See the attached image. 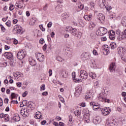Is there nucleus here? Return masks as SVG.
Wrapping results in <instances>:
<instances>
[{"label":"nucleus","mask_w":126,"mask_h":126,"mask_svg":"<svg viewBox=\"0 0 126 126\" xmlns=\"http://www.w3.org/2000/svg\"><path fill=\"white\" fill-rule=\"evenodd\" d=\"M27 108H22L20 110V114L24 117V118H27L29 116V110L30 109H33L34 108V105L32 104L31 101L28 102V103L27 104Z\"/></svg>","instance_id":"1"},{"label":"nucleus","mask_w":126,"mask_h":126,"mask_svg":"<svg viewBox=\"0 0 126 126\" xmlns=\"http://www.w3.org/2000/svg\"><path fill=\"white\" fill-rule=\"evenodd\" d=\"M79 77H80V79L78 78H76L75 75H74L73 76V80L75 82H81L82 81L81 79H82L83 80H86V79H87L88 77V73H87V72H86V71L84 70H81L80 71Z\"/></svg>","instance_id":"2"},{"label":"nucleus","mask_w":126,"mask_h":126,"mask_svg":"<svg viewBox=\"0 0 126 126\" xmlns=\"http://www.w3.org/2000/svg\"><path fill=\"white\" fill-rule=\"evenodd\" d=\"M98 100L101 102H105V103H109L110 99H107V95L106 94L100 93L98 97Z\"/></svg>","instance_id":"3"},{"label":"nucleus","mask_w":126,"mask_h":126,"mask_svg":"<svg viewBox=\"0 0 126 126\" xmlns=\"http://www.w3.org/2000/svg\"><path fill=\"white\" fill-rule=\"evenodd\" d=\"M108 31L106 28L100 27L96 32V35H99V36H103L107 34Z\"/></svg>","instance_id":"4"},{"label":"nucleus","mask_w":126,"mask_h":126,"mask_svg":"<svg viewBox=\"0 0 126 126\" xmlns=\"http://www.w3.org/2000/svg\"><path fill=\"white\" fill-rule=\"evenodd\" d=\"M82 92V87L81 86L77 87L75 88V92L74 93V96L75 97H79Z\"/></svg>","instance_id":"5"},{"label":"nucleus","mask_w":126,"mask_h":126,"mask_svg":"<svg viewBox=\"0 0 126 126\" xmlns=\"http://www.w3.org/2000/svg\"><path fill=\"white\" fill-rule=\"evenodd\" d=\"M26 55V53L24 52L23 51H20L18 52L17 55V58L18 60H23L25 58Z\"/></svg>","instance_id":"6"},{"label":"nucleus","mask_w":126,"mask_h":126,"mask_svg":"<svg viewBox=\"0 0 126 126\" xmlns=\"http://www.w3.org/2000/svg\"><path fill=\"white\" fill-rule=\"evenodd\" d=\"M102 115L103 116H108L111 113V109L109 107H106L104 109L100 110Z\"/></svg>","instance_id":"7"},{"label":"nucleus","mask_w":126,"mask_h":126,"mask_svg":"<svg viewBox=\"0 0 126 126\" xmlns=\"http://www.w3.org/2000/svg\"><path fill=\"white\" fill-rule=\"evenodd\" d=\"M117 123L115 120L112 119L111 120H106V125L108 126H117Z\"/></svg>","instance_id":"8"},{"label":"nucleus","mask_w":126,"mask_h":126,"mask_svg":"<svg viewBox=\"0 0 126 126\" xmlns=\"http://www.w3.org/2000/svg\"><path fill=\"white\" fill-rule=\"evenodd\" d=\"M35 57L40 62H44V55L43 54L37 53L35 54Z\"/></svg>","instance_id":"9"},{"label":"nucleus","mask_w":126,"mask_h":126,"mask_svg":"<svg viewBox=\"0 0 126 126\" xmlns=\"http://www.w3.org/2000/svg\"><path fill=\"white\" fill-rule=\"evenodd\" d=\"M81 58L84 60H89L91 58V55L89 53L85 52L81 55Z\"/></svg>","instance_id":"10"},{"label":"nucleus","mask_w":126,"mask_h":126,"mask_svg":"<svg viewBox=\"0 0 126 126\" xmlns=\"http://www.w3.org/2000/svg\"><path fill=\"white\" fill-rule=\"evenodd\" d=\"M97 18L101 22V23H104V21H105V17L104 15L102 13H99L97 15Z\"/></svg>","instance_id":"11"},{"label":"nucleus","mask_w":126,"mask_h":126,"mask_svg":"<svg viewBox=\"0 0 126 126\" xmlns=\"http://www.w3.org/2000/svg\"><path fill=\"white\" fill-rule=\"evenodd\" d=\"M3 56L8 60H11V59L13 58V55H12L11 52H5L4 53Z\"/></svg>","instance_id":"12"},{"label":"nucleus","mask_w":126,"mask_h":126,"mask_svg":"<svg viewBox=\"0 0 126 126\" xmlns=\"http://www.w3.org/2000/svg\"><path fill=\"white\" fill-rule=\"evenodd\" d=\"M115 69H116V64L114 63H111L110 64L109 70H110V72H113L115 71Z\"/></svg>","instance_id":"13"},{"label":"nucleus","mask_w":126,"mask_h":126,"mask_svg":"<svg viewBox=\"0 0 126 126\" xmlns=\"http://www.w3.org/2000/svg\"><path fill=\"white\" fill-rule=\"evenodd\" d=\"M117 51L118 52L119 55L120 56H123L125 54V49L123 48L122 47H120L118 48Z\"/></svg>","instance_id":"14"},{"label":"nucleus","mask_w":126,"mask_h":126,"mask_svg":"<svg viewBox=\"0 0 126 126\" xmlns=\"http://www.w3.org/2000/svg\"><path fill=\"white\" fill-rule=\"evenodd\" d=\"M29 62L31 65H32V66H35V65H36V64H37V63L36 62V61L32 59V58H31V57H30L29 59Z\"/></svg>","instance_id":"15"},{"label":"nucleus","mask_w":126,"mask_h":126,"mask_svg":"<svg viewBox=\"0 0 126 126\" xmlns=\"http://www.w3.org/2000/svg\"><path fill=\"white\" fill-rule=\"evenodd\" d=\"M65 54L66 55L67 57L70 58V57H71L72 55V50L69 48L66 49Z\"/></svg>","instance_id":"16"},{"label":"nucleus","mask_w":126,"mask_h":126,"mask_svg":"<svg viewBox=\"0 0 126 126\" xmlns=\"http://www.w3.org/2000/svg\"><path fill=\"white\" fill-rule=\"evenodd\" d=\"M89 113H85L83 115V120L87 123H89L90 122V120H89Z\"/></svg>","instance_id":"17"},{"label":"nucleus","mask_w":126,"mask_h":126,"mask_svg":"<svg viewBox=\"0 0 126 126\" xmlns=\"http://www.w3.org/2000/svg\"><path fill=\"white\" fill-rule=\"evenodd\" d=\"M13 75L14 77H15L16 79L17 80L18 79V78H19V77H22V75H23V74L20 72H17L16 73H14L13 74Z\"/></svg>","instance_id":"18"},{"label":"nucleus","mask_w":126,"mask_h":126,"mask_svg":"<svg viewBox=\"0 0 126 126\" xmlns=\"http://www.w3.org/2000/svg\"><path fill=\"white\" fill-rule=\"evenodd\" d=\"M125 20H126V17H124L123 19V21L122 22V23L123 26H125L126 27V21H125ZM122 34H124V35L126 37V30H125L124 32H122Z\"/></svg>","instance_id":"19"},{"label":"nucleus","mask_w":126,"mask_h":126,"mask_svg":"<svg viewBox=\"0 0 126 126\" xmlns=\"http://www.w3.org/2000/svg\"><path fill=\"white\" fill-rule=\"evenodd\" d=\"M69 32L73 36H76L78 33L77 30H76V29H72L69 30Z\"/></svg>","instance_id":"20"},{"label":"nucleus","mask_w":126,"mask_h":126,"mask_svg":"<svg viewBox=\"0 0 126 126\" xmlns=\"http://www.w3.org/2000/svg\"><path fill=\"white\" fill-rule=\"evenodd\" d=\"M95 26H96V24L93 22H91L89 26V28L90 30H93V29L95 28Z\"/></svg>","instance_id":"21"},{"label":"nucleus","mask_w":126,"mask_h":126,"mask_svg":"<svg viewBox=\"0 0 126 126\" xmlns=\"http://www.w3.org/2000/svg\"><path fill=\"white\" fill-rule=\"evenodd\" d=\"M13 120L15 121V122H19V121H20V117L19 116V115L18 114H15L13 118Z\"/></svg>","instance_id":"22"},{"label":"nucleus","mask_w":126,"mask_h":126,"mask_svg":"<svg viewBox=\"0 0 126 126\" xmlns=\"http://www.w3.org/2000/svg\"><path fill=\"white\" fill-rule=\"evenodd\" d=\"M125 38H126V36L125 34L123 33V32H122V34H119V36L117 37V39L118 40H119V41H122L123 39Z\"/></svg>","instance_id":"23"},{"label":"nucleus","mask_w":126,"mask_h":126,"mask_svg":"<svg viewBox=\"0 0 126 126\" xmlns=\"http://www.w3.org/2000/svg\"><path fill=\"white\" fill-rule=\"evenodd\" d=\"M103 50V53L104 55V56H107L109 54V49L107 48V47H102Z\"/></svg>","instance_id":"24"},{"label":"nucleus","mask_w":126,"mask_h":126,"mask_svg":"<svg viewBox=\"0 0 126 126\" xmlns=\"http://www.w3.org/2000/svg\"><path fill=\"white\" fill-rule=\"evenodd\" d=\"M91 38L93 39V40H96L97 39V35L96 33L94 32H92L90 34Z\"/></svg>","instance_id":"25"},{"label":"nucleus","mask_w":126,"mask_h":126,"mask_svg":"<svg viewBox=\"0 0 126 126\" xmlns=\"http://www.w3.org/2000/svg\"><path fill=\"white\" fill-rule=\"evenodd\" d=\"M98 3L100 6H105V4H106V0H99Z\"/></svg>","instance_id":"26"},{"label":"nucleus","mask_w":126,"mask_h":126,"mask_svg":"<svg viewBox=\"0 0 126 126\" xmlns=\"http://www.w3.org/2000/svg\"><path fill=\"white\" fill-rule=\"evenodd\" d=\"M74 114L75 116H77L78 118H79L81 114V110H76L74 112Z\"/></svg>","instance_id":"27"},{"label":"nucleus","mask_w":126,"mask_h":126,"mask_svg":"<svg viewBox=\"0 0 126 126\" xmlns=\"http://www.w3.org/2000/svg\"><path fill=\"white\" fill-rule=\"evenodd\" d=\"M42 118V114H41V112H37L35 113V115L34 116L35 119H41Z\"/></svg>","instance_id":"28"},{"label":"nucleus","mask_w":126,"mask_h":126,"mask_svg":"<svg viewBox=\"0 0 126 126\" xmlns=\"http://www.w3.org/2000/svg\"><path fill=\"white\" fill-rule=\"evenodd\" d=\"M110 47L112 49H116L117 48V44L115 42H111L110 44Z\"/></svg>","instance_id":"29"},{"label":"nucleus","mask_w":126,"mask_h":126,"mask_svg":"<svg viewBox=\"0 0 126 126\" xmlns=\"http://www.w3.org/2000/svg\"><path fill=\"white\" fill-rule=\"evenodd\" d=\"M11 100H13V99H16L17 97H18V95L14 93H12L11 94Z\"/></svg>","instance_id":"30"},{"label":"nucleus","mask_w":126,"mask_h":126,"mask_svg":"<svg viewBox=\"0 0 126 126\" xmlns=\"http://www.w3.org/2000/svg\"><path fill=\"white\" fill-rule=\"evenodd\" d=\"M92 97H93V96L92 95V94H91V93H89L86 95L85 98L86 99H91Z\"/></svg>","instance_id":"31"},{"label":"nucleus","mask_w":126,"mask_h":126,"mask_svg":"<svg viewBox=\"0 0 126 126\" xmlns=\"http://www.w3.org/2000/svg\"><path fill=\"white\" fill-rule=\"evenodd\" d=\"M63 74V78H67V77H68V73H67V72L65 71V72H62Z\"/></svg>","instance_id":"32"},{"label":"nucleus","mask_w":126,"mask_h":126,"mask_svg":"<svg viewBox=\"0 0 126 126\" xmlns=\"http://www.w3.org/2000/svg\"><path fill=\"white\" fill-rule=\"evenodd\" d=\"M89 76L93 78V79H95L96 78V75L93 72L89 73Z\"/></svg>","instance_id":"33"},{"label":"nucleus","mask_w":126,"mask_h":126,"mask_svg":"<svg viewBox=\"0 0 126 126\" xmlns=\"http://www.w3.org/2000/svg\"><path fill=\"white\" fill-rule=\"evenodd\" d=\"M95 5V4L94 2H90V6H91V10H94L95 9V7H94Z\"/></svg>","instance_id":"34"},{"label":"nucleus","mask_w":126,"mask_h":126,"mask_svg":"<svg viewBox=\"0 0 126 126\" xmlns=\"http://www.w3.org/2000/svg\"><path fill=\"white\" fill-rule=\"evenodd\" d=\"M93 110H94V111H96V110H101V108L100 107H97V106H96V104H94V106H93Z\"/></svg>","instance_id":"35"},{"label":"nucleus","mask_w":126,"mask_h":126,"mask_svg":"<svg viewBox=\"0 0 126 126\" xmlns=\"http://www.w3.org/2000/svg\"><path fill=\"white\" fill-rule=\"evenodd\" d=\"M56 60L57 61H58V62H60L61 63H62V62L63 61V58H61V57L60 56H57L56 57Z\"/></svg>","instance_id":"36"},{"label":"nucleus","mask_w":126,"mask_h":126,"mask_svg":"<svg viewBox=\"0 0 126 126\" xmlns=\"http://www.w3.org/2000/svg\"><path fill=\"white\" fill-rule=\"evenodd\" d=\"M5 25L8 27H11V22L10 21H8L7 22H6Z\"/></svg>","instance_id":"37"},{"label":"nucleus","mask_w":126,"mask_h":126,"mask_svg":"<svg viewBox=\"0 0 126 126\" xmlns=\"http://www.w3.org/2000/svg\"><path fill=\"white\" fill-rule=\"evenodd\" d=\"M23 29L22 27H19L18 28V29H17V33H19L21 32V31H22Z\"/></svg>","instance_id":"38"},{"label":"nucleus","mask_w":126,"mask_h":126,"mask_svg":"<svg viewBox=\"0 0 126 126\" xmlns=\"http://www.w3.org/2000/svg\"><path fill=\"white\" fill-rule=\"evenodd\" d=\"M22 104L23 105V106H27V104H28V102L27 101V100H23L22 101Z\"/></svg>","instance_id":"39"},{"label":"nucleus","mask_w":126,"mask_h":126,"mask_svg":"<svg viewBox=\"0 0 126 126\" xmlns=\"http://www.w3.org/2000/svg\"><path fill=\"white\" fill-rule=\"evenodd\" d=\"M0 26L1 31H2V32H5L6 31L5 28H4V27L1 24L0 25Z\"/></svg>","instance_id":"40"},{"label":"nucleus","mask_w":126,"mask_h":126,"mask_svg":"<svg viewBox=\"0 0 126 126\" xmlns=\"http://www.w3.org/2000/svg\"><path fill=\"white\" fill-rule=\"evenodd\" d=\"M9 10L12 11L14 9V5L12 4H11L10 5V6L9 7Z\"/></svg>","instance_id":"41"},{"label":"nucleus","mask_w":126,"mask_h":126,"mask_svg":"<svg viewBox=\"0 0 126 126\" xmlns=\"http://www.w3.org/2000/svg\"><path fill=\"white\" fill-rule=\"evenodd\" d=\"M10 65L11 66H14L15 65V62L14 60H12L10 62Z\"/></svg>","instance_id":"42"},{"label":"nucleus","mask_w":126,"mask_h":126,"mask_svg":"<svg viewBox=\"0 0 126 126\" xmlns=\"http://www.w3.org/2000/svg\"><path fill=\"white\" fill-rule=\"evenodd\" d=\"M109 35H112V36H115V35H116V32L114 31L110 30Z\"/></svg>","instance_id":"43"},{"label":"nucleus","mask_w":126,"mask_h":126,"mask_svg":"<svg viewBox=\"0 0 126 126\" xmlns=\"http://www.w3.org/2000/svg\"><path fill=\"white\" fill-rule=\"evenodd\" d=\"M105 7H106L107 10H108V11L111 10V9H112V6H111L110 5H106V6H105Z\"/></svg>","instance_id":"44"},{"label":"nucleus","mask_w":126,"mask_h":126,"mask_svg":"<svg viewBox=\"0 0 126 126\" xmlns=\"http://www.w3.org/2000/svg\"><path fill=\"white\" fill-rule=\"evenodd\" d=\"M81 36H82V33H81V32H79L77 35L78 39H80V38H81Z\"/></svg>","instance_id":"45"},{"label":"nucleus","mask_w":126,"mask_h":126,"mask_svg":"<svg viewBox=\"0 0 126 126\" xmlns=\"http://www.w3.org/2000/svg\"><path fill=\"white\" fill-rule=\"evenodd\" d=\"M52 25H53V23H52V22H50L47 24V27H48V28H51V27H52Z\"/></svg>","instance_id":"46"},{"label":"nucleus","mask_w":126,"mask_h":126,"mask_svg":"<svg viewBox=\"0 0 126 126\" xmlns=\"http://www.w3.org/2000/svg\"><path fill=\"white\" fill-rule=\"evenodd\" d=\"M28 95V92L25 91L23 94V97H26Z\"/></svg>","instance_id":"47"},{"label":"nucleus","mask_w":126,"mask_h":126,"mask_svg":"<svg viewBox=\"0 0 126 126\" xmlns=\"http://www.w3.org/2000/svg\"><path fill=\"white\" fill-rule=\"evenodd\" d=\"M109 38L110 40H115V35L109 34Z\"/></svg>","instance_id":"48"},{"label":"nucleus","mask_w":126,"mask_h":126,"mask_svg":"<svg viewBox=\"0 0 126 126\" xmlns=\"http://www.w3.org/2000/svg\"><path fill=\"white\" fill-rule=\"evenodd\" d=\"M39 28H40L41 30L44 32L45 31V28L43 27V25H39Z\"/></svg>","instance_id":"49"},{"label":"nucleus","mask_w":126,"mask_h":126,"mask_svg":"<svg viewBox=\"0 0 126 126\" xmlns=\"http://www.w3.org/2000/svg\"><path fill=\"white\" fill-rule=\"evenodd\" d=\"M40 44H43L45 43V40L43 38H41L39 40Z\"/></svg>","instance_id":"50"},{"label":"nucleus","mask_w":126,"mask_h":126,"mask_svg":"<svg viewBox=\"0 0 126 126\" xmlns=\"http://www.w3.org/2000/svg\"><path fill=\"white\" fill-rule=\"evenodd\" d=\"M48 73H49V76H52V74H53V71L52 70V69H50L49 70Z\"/></svg>","instance_id":"51"},{"label":"nucleus","mask_w":126,"mask_h":126,"mask_svg":"<svg viewBox=\"0 0 126 126\" xmlns=\"http://www.w3.org/2000/svg\"><path fill=\"white\" fill-rule=\"evenodd\" d=\"M16 85L17 87H21L22 85V83H21V82H18L16 83Z\"/></svg>","instance_id":"52"},{"label":"nucleus","mask_w":126,"mask_h":126,"mask_svg":"<svg viewBox=\"0 0 126 126\" xmlns=\"http://www.w3.org/2000/svg\"><path fill=\"white\" fill-rule=\"evenodd\" d=\"M116 35H120L121 34V31L120 30H117L116 31Z\"/></svg>","instance_id":"53"},{"label":"nucleus","mask_w":126,"mask_h":126,"mask_svg":"<svg viewBox=\"0 0 126 126\" xmlns=\"http://www.w3.org/2000/svg\"><path fill=\"white\" fill-rule=\"evenodd\" d=\"M101 41H103V42L105 41H107V37L105 36H103L102 37H101Z\"/></svg>","instance_id":"54"},{"label":"nucleus","mask_w":126,"mask_h":126,"mask_svg":"<svg viewBox=\"0 0 126 126\" xmlns=\"http://www.w3.org/2000/svg\"><path fill=\"white\" fill-rule=\"evenodd\" d=\"M84 19L85 20H88V21H89V18L88 17V15H86L84 16Z\"/></svg>","instance_id":"55"},{"label":"nucleus","mask_w":126,"mask_h":126,"mask_svg":"<svg viewBox=\"0 0 126 126\" xmlns=\"http://www.w3.org/2000/svg\"><path fill=\"white\" fill-rule=\"evenodd\" d=\"M69 123L72 124V116H69Z\"/></svg>","instance_id":"56"},{"label":"nucleus","mask_w":126,"mask_h":126,"mask_svg":"<svg viewBox=\"0 0 126 126\" xmlns=\"http://www.w3.org/2000/svg\"><path fill=\"white\" fill-rule=\"evenodd\" d=\"M89 17V21H90L92 19V14L90 13L89 15H88Z\"/></svg>","instance_id":"57"},{"label":"nucleus","mask_w":126,"mask_h":126,"mask_svg":"<svg viewBox=\"0 0 126 126\" xmlns=\"http://www.w3.org/2000/svg\"><path fill=\"white\" fill-rule=\"evenodd\" d=\"M79 8H80L81 10H82V9L84 8V5L83 4H81L80 6H79Z\"/></svg>","instance_id":"58"},{"label":"nucleus","mask_w":126,"mask_h":126,"mask_svg":"<svg viewBox=\"0 0 126 126\" xmlns=\"http://www.w3.org/2000/svg\"><path fill=\"white\" fill-rule=\"evenodd\" d=\"M2 105H3V102L1 98L0 97V107H1Z\"/></svg>","instance_id":"59"},{"label":"nucleus","mask_w":126,"mask_h":126,"mask_svg":"<svg viewBox=\"0 0 126 126\" xmlns=\"http://www.w3.org/2000/svg\"><path fill=\"white\" fill-rule=\"evenodd\" d=\"M40 88L42 90H45V89H46V87H45V84H42V85L41 86Z\"/></svg>","instance_id":"60"},{"label":"nucleus","mask_w":126,"mask_h":126,"mask_svg":"<svg viewBox=\"0 0 126 126\" xmlns=\"http://www.w3.org/2000/svg\"><path fill=\"white\" fill-rule=\"evenodd\" d=\"M50 35L51 36V38H54L55 37V32H52L51 33H50Z\"/></svg>","instance_id":"61"},{"label":"nucleus","mask_w":126,"mask_h":126,"mask_svg":"<svg viewBox=\"0 0 126 126\" xmlns=\"http://www.w3.org/2000/svg\"><path fill=\"white\" fill-rule=\"evenodd\" d=\"M67 42H68L69 44H72V43L73 42V41H72V39H69V40L67 41Z\"/></svg>","instance_id":"62"},{"label":"nucleus","mask_w":126,"mask_h":126,"mask_svg":"<svg viewBox=\"0 0 126 126\" xmlns=\"http://www.w3.org/2000/svg\"><path fill=\"white\" fill-rule=\"evenodd\" d=\"M122 61H123V62H125V63H126V57H123L122 58Z\"/></svg>","instance_id":"63"},{"label":"nucleus","mask_w":126,"mask_h":126,"mask_svg":"<svg viewBox=\"0 0 126 126\" xmlns=\"http://www.w3.org/2000/svg\"><path fill=\"white\" fill-rule=\"evenodd\" d=\"M59 126H64V123L63 122H60L59 123Z\"/></svg>","instance_id":"64"}]
</instances>
